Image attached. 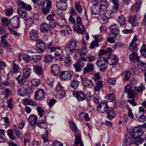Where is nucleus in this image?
<instances>
[{
  "mask_svg": "<svg viewBox=\"0 0 146 146\" xmlns=\"http://www.w3.org/2000/svg\"><path fill=\"white\" fill-rule=\"evenodd\" d=\"M108 62L107 58L102 57L98 59L96 63L98 67L101 71L104 72L106 70Z\"/></svg>",
  "mask_w": 146,
  "mask_h": 146,
  "instance_id": "obj_1",
  "label": "nucleus"
},
{
  "mask_svg": "<svg viewBox=\"0 0 146 146\" xmlns=\"http://www.w3.org/2000/svg\"><path fill=\"white\" fill-rule=\"evenodd\" d=\"M84 46L80 49L77 50L75 53V56L76 58H78L79 60L82 61L85 59V58L87 53V50L85 46V44H83Z\"/></svg>",
  "mask_w": 146,
  "mask_h": 146,
  "instance_id": "obj_2",
  "label": "nucleus"
},
{
  "mask_svg": "<svg viewBox=\"0 0 146 146\" xmlns=\"http://www.w3.org/2000/svg\"><path fill=\"white\" fill-rule=\"evenodd\" d=\"M109 108L107 103L102 102L98 106L97 110L99 113H106Z\"/></svg>",
  "mask_w": 146,
  "mask_h": 146,
  "instance_id": "obj_3",
  "label": "nucleus"
},
{
  "mask_svg": "<svg viewBox=\"0 0 146 146\" xmlns=\"http://www.w3.org/2000/svg\"><path fill=\"white\" fill-rule=\"evenodd\" d=\"M92 3L93 4L91 8L92 13L95 15H98L100 13L102 9L100 6L98 4L99 3V1H98V0H93L92 1Z\"/></svg>",
  "mask_w": 146,
  "mask_h": 146,
  "instance_id": "obj_4",
  "label": "nucleus"
},
{
  "mask_svg": "<svg viewBox=\"0 0 146 146\" xmlns=\"http://www.w3.org/2000/svg\"><path fill=\"white\" fill-rule=\"evenodd\" d=\"M77 42L75 40L72 39L70 42V43L66 45L65 50L68 51L70 53H72L76 48Z\"/></svg>",
  "mask_w": 146,
  "mask_h": 146,
  "instance_id": "obj_5",
  "label": "nucleus"
},
{
  "mask_svg": "<svg viewBox=\"0 0 146 146\" xmlns=\"http://www.w3.org/2000/svg\"><path fill=\"white\" fill-rule=\"evenodd\" d=\"M143 134V132L142 128L136 127L132 129L131 132L130 134L132 137L134 138L141 137Z\"/></svg>",
  "mask_w": 146,
  "mask_h": 146,
  "instance_id": "obj_6",
  "label": "nucleus"
},
{
  "mask_svg": "<svg viewBox=\"0 0 146 146\" xmlns=\"http://www.w3.org/2000/svg\"><path fill=\"white\" fill-rule=\"evenodd\" d=\"M80 78L82 81V84L85 86H87L89 88L92 87L94 85L93 81L87 78H85L84 76H80Z\"/></svg>",
  "mask_w": 146,
  "mask_h": 146,
  "instance_id": "obj_7",
  "label": "nucleus"
},
{
  "mask_svg": "<svg viewBox=\"0 0 146 146\" xmlns=\"http://www.w3.org/2000/svg\"><path fill=\"white\" fill-rule=\"evenodd\" d=\"M128 23L131 25L133 27L137 26L138 25V19L136 16L135 15H131L129 16L128 19Z\"/></svg>",
  "mask_w": 146,
  "mask_h": 146,
  "instance_id": "obj_8",
  "label": "nucleus"
},
{
  "mask_svg": "<svg viewBox=\"0 0 146 146\" xmlns=\"http://www.w3.org/2000/svg\"><path fill=\"white\" fill-rule=\"evenodd\" d=\"M72 77V75L69 71H63L60 74L59 78L61 80H70Z\"/></svg>",
  "mask_w": 146,
  "mask_h": 146,
  "instance_id": "obj_9",
  "label": "nucleus"
},
{
  "mask_svg": "<svg viewBox=\"0 0 146 146\" xmlns=\"http://www.w3.org/2000/svg\"><path fill=\"white\" fill-rule=\"evenodd\" d=\"M44 91L43 89H39L37 90L35 94V98L38 101L42 100L44 98Z\"/></svg>",
  "mask_w": 146,
  "mask_h": 146,
  "instance_id": "obj_10",
  "label": "nucleus"
},
{
  "mask_svg": "<svg viewBox=\"0 0 146 146\" xmlns=\"http://www.w3.org/2000/svg\"><path fill=\"white\" fill-rule=\"evenodd\" d=\"M73 95L79 102L83 101L86 98V95L82 91L75 92L73 93Z\"/></svg>",
  "mask_w": 146,
  "mask_h": 146,
  "instance_id": "obj_11",
  "label": "nucleus"
},
{
  "mask_svg": "<svg viewBox=\"0 0 146 146\" xmlns=\"http://www.w3.org/2000/svg\"><path fill=\"white\" fill-rule=\"evenodd\" d=\"M19 19V17H14L10 19V24L12 27L17 28L19 27L20 22Z\"/></svg>",
  "mask_w": 146,
  "mask_h": 146,
  "instance_id": "obj_12",
  "label": "nucleus"
},
{
  "mask_svg": "<svg viewBox=\"0 0 146 146\" xmlns=\"http://www.w3.org/2000/svg\"><path fill=\"white\" fill-rule=\"evenodd\" d=\"M110 34L116 36H120L119 26L116 24H114L110 26ZM112 36V35L111 36Z\"/></svg>",
  "mask_w": 146,
  "mask_h": 146,
  "instance_id": "obj_13",
  "label": "nucleus"
},
{
  "mask_svg": "<svg viewBox=\"0 0 146 146\" xmlns=\"http://www.w3.org/2000/svg\"><path fill=\"white\" fill-rule=\"evenodd\" d=\"M94 65L92 63H88L86 66L84 68L83 70V76H85L87 73L94 71Z\"/></svg>",
  "mask_w": 146,
  "mask_h": 146,
  "instance_id": "obj_14",
  "label": "nucleus"
},
{
  "mask_svg": "<svg viewBox=\"0 0 146 146\" xmlns=\"http://www.w3.org/2000/svg\"><path fill=\"white\" fill-rule=\"evenodd\" d=\"M33 70L34 72L38 75H41L43 74V70L41 63L33 66Z\"/></svg>",
  "mask_w": 146,
  "mask_h": 146,
  "instance_id": "obj_15",
  "label": "nucleus"
},
{
  "mask_svg": "<svg viewBox=\"0 0 146 146\" xmlns=\"http://www.w3.org/2000/svg\"><path fill=\"white\" fill-rule=\"evenodd\" d=\"M84 66V63L82 61L78 60L77 62L73 64L75 70L76 72H80L81 68Z\"/></svg>",
  "mask_w": 146,
  "mask_h": 146,
  "instance_id": "obj_16",
  "label": "nucleus"
},
{
  "mask_svg": "<svg viewBox=\"0 0 146 146\" xmlns=\"http://www.w3.org/2000/svg\"><path fill=\"white\" fill-rule=\"evenodd\" d=\"M37 46L38 50H40V52H43L46 48V46L45 43L41 39H39L37 41Z\"/></svg>",
  "mask_w": 146,
  "mask_h": 146,
  "instance_id": "obj_17",
  "label": "nucleus"
},
{
  "mask_svg": "<svg viewBox=\"0 0 146 146\" xmlns=\"http://www.w3.org/2000/svg\"><path fill=\"white\" fill-rule=\"evenodd\" d=\"M30 37L31 40L37 41L39 38L37 32L35 30H32L30 32Z\"/></svg>",
  "mask_w": 146,
  "mask_h": 146,
  "instance_id": "obj_18",
  "label": "nucleus"
},
{
  "mask_svg": "<svg viewBox=\"0 0 146 146\" xmlns=\"http://www.w3.org/2000/svg\"><path fill=\"white\" fill-rule=\"evenodd\" d=\"M110 34V37H108V41L110 43H113L115 42V39L117 40H119L121 38V36H116Z\"/></svg>",
  "mask_w": 146,
  "mask_h": 146,
  "instance_id": "obj_19",
  "label": "nucleus"
},
{
  "mask_svg": "<svg viewBox=\"0 0 146 146\" xmlns=\"http://www.w3.org/2000/svg\"><path fill=\"white\" fill-rule=\"evenodd\" d=\"M52 3L50 1H48L46 2V7L42 9V12L44 14L46 15L49 13V9L51 7Z\"/></svg>",
  "mask_w": 146,
  "mask_h": 146,
  "instance_id": "obj_20",
  "label": "nucleus"
},
{
  "mask_svg": "<svg viewBox=\"0 0 146 146\" xmlns=\"http://www.w3.org/2000/svg\"><path fill=\"white\" fill-rule=\"evenodd\" d=\"M103 83L102 81H98L95 85L94 86L93 90L95 92H99L103 86Z\"/></svg>",
  "mask_w": 146,
  "mask_h": 146,
  "instance_id": "obj_21",
  "label": "nucleus"
},
{
  "mask_svg": "<svg viewBox=\"0 0 146 146\" xmlns=\"http://www.w3.org/2000/svg\"><path fill=\"white\" fill-rule=\"evenodd\" d=\"M98 1H100V6L101 9L103 11L106 10L109 5L108 2L107 0H101Z\"/></svg>",
  "mask_w": 146,
  "mask_h": 146,
  "instance_id": "obj_22",
  "label": "nucleus"
},
{
  "mask_svg": "<svg viewBox=\"0 0 146 146\" xmlns=\"http://www.w3.org/2000/svg\"><path fill=\"white\" fill-rule=\"evenodd\" d=\"M19 8H22V10L25 9L26 10H31L32 9V7L30 5H27L24 2L21 1L18 3Z\"/></svg>",
  "mask_w": 146,
  "mask_h": 146,
  "instance_id": "obj_23",
  "label": "nucleus"
},
{
  "mask_svg": "<svg viewBox=\"0 0 146 146\" xmlns=\"http://www.w3.org/2000/svg\"><path fill=\"white\" fill-rule=\"evenodd\" d=\"M51 68V73L52 75L55 76L58 74L59 72V67L58 65H53Z\"/></svg>",
  "mask_w": 146,
  "mask_h": 146,
  "instance_id": "obj_24",
  "label": "nucleus"
},
{
  "mask_svg": "<svg viewBox=\"0 0 146 146\" xmlns=\"http://www.w3.org/2000/svg\"><path fill=\"white\" fill-rule=\"evenodd\" d=\"M56 6L61 10H65L67 9V5L66 2L59 1L57 3Z\"/></svg>",
  "mask_w": 146,
  "mask_h": 146,
  "instance_id": "obj_25",
  "label": "nucleus"
},
{
  "mask_svg": "<svg viewBox=\"0 0 146 146\" xmlns=\"http://www.w3.org/2000/svg\"><path fill=\"white\" fill-rule=\"evenodd\" d=\"M117 21V23L120 26L125 25L126 23L125 19L123 15H120L118 17Z\"/></svg>",
  "mask_w": 146,
  "mask_h": 146,
  "instance_id": "obj_26",
  "label": "nucleus"
},
{
  "mask_svg": "<svg viewBox=\"0 0 146 146\" xmlns=\"http://www.w3.org/2000/svg\"><path fill=\"white\" fill-rule=\"evenodd\" d=\"M106 113H107V117L108 119L111 120L114 118L115 116V113L113 109L110 108L109 110Z\"/></svg>",
  "mask_w": 146,
  "mask_h": 146,
  "instance_id": "obj_27",
  "label": "nucleus"
},
{
  "mask_svg": "<svg viewBox=\"0 0 146 146\" xmlns=\"http://www.w3.org/2000/svg\"><path fill=\"white\" fill-rule=\"evenodd\" d=\"M17 13L19 15L20 17L21 18L27 17L28 15L27 11L24 10H22V8H19L17 10Z\"/></svg>",
  "mask_w": 146,
  "mask_h": 146,
  "instance_id": "obj_28",
  "label": "nucleus"
},
{
  "mask_svg": "<svg viewBox=\"0 0 146 146\" xmlns=\"http://www.w3.org/2000/svg\"><path fill=\"white\" fill-rule=\"evenodd\" d=\"M29 120L30 125L33 126L35 125L36 123L37 117L34 115H31L29 117Z\"/></svg>",
  "mask_w": 146,
  "mask_h": 146,
  "instance_id": "obj_29",
  "label": "nucleus"
},
{
  "mask_svg": "<svg viewBox=\"0 0 146 146\" xmlns=\"http://www.w3.org/2000/svg\"><path fill=\"white\" fill-rule=\"evenodd\" d=\"M108 63L110 65H113L118 63V58L116 57L113 58L110 57L108 58Z\"/></svg>",
  "mask_w": 146,
  "mask_h": 146,
  "instance_id": "obj_30",
  "label": "nucleus"
},
{
  "mask_svg": "<svg viewBox=\"0 0 146 146\" xmlns=\"http://www.w3.org/2000/svg\"><path fill=\"white\" fill-rule=\"evenodd\" d=\"M27 78L23 75H19L17 79L19 84L20 85H23L27 81Z\"/></svg>",
  "mask_w": 146,
  "mask_h": 146,
  "instance_id": "obj_31",
  "label": "nucleus"
},
{
  "mask_svg": "<svg viewBox=\"0 0 146 146\" xmlns=\"http://www.w3.org/2000/svg\"><path fill=\"white\" fill-rule=\"evenodd\" d=\"M50 26L46 23H42L40 25V29L42 32H47L48 31Z\"/></svg>",
  "mask_w": 146,
  "mask_h": 146,
  "instance_id": "obj_32",
  "label": "nucleus"
},
{
  "mask_svg": "<svg viewBox=\"0 0 146 146\" xmlns=\"http://www.w3.org/2000/svg\"><path fill=\"white\" fill-rule=\"evenodd\" d=\"M129 59L131 61H133L134 60L139 61V56L136 52H133L132 53L129 55Z\"/></svg>",
  "mask_w": 146,
  "mask_h": 146,
  "instance_id": "obj_33",
  "label": "nucleus"
},
{
  "mask_svg": "<svg viewBox=\"0 0 146 146\" xmlns=\"http://www.w3.org/2000/svg\"><path fill=\"white\" fill-rule=\"evenodd\" d=\"M23 75L28 78L31 73V69L29 68H25L23 70Z\"/></svg>",
  "mask_w": 146,
  "mask_h": 146,
  "instance_id": "obj_34",
  "label": "nucleus"
},
{
  "mask_svg": "<svg viewBox=\"0 0 146 146\" xmlns=\"http://www.w3.org/2000/svg\"><path fill=\"white\" fill-rule=\"evenodd\" d=\"M1 24L3 26L6 27L10 24V20L7 17H3L1 19Z\"/></svg>",
  "mask_w": 146,
  "mask_h": 146,
  "instance_id": "obj_35",
  "label": "nucleus"
},
{
  "mask_svg": "<svg viewBox=\"0 0 146 146\" xmlns=\"http://www.w3.org/2000/svg\"><path fill=\"white\" fill-rule=\"evenodd\" d=\"M80 84V82L77 80H74L71 81L70 86L71 87L74 89H76L78 87Z\"/></svg>",
  "mask_w": 146,
  "mask_h": 146,
  "instance_id": "obj_36",
  "label": "nucleus"
},
{
  "mask_svg": "<svg viewBox=\"0 0 146 146\" xmlns=\"http://www.w3.org/2000/svg\"><path fill=\"white\" fill-rule=\"evenodd\" d=\"M130 77V72L129 71L124 72L122 74V78L124 81L128 80Z\"/></svg>",
  "mask_w": 146,
  "mask_h": 146,
  "instance_id": "obj_37",
  "label": "nucleus"
},
{
  "mask_svg": "<svg viewBox=\"0 0 146 146\" xmlns=\"http://www.w3.org/2000/svg\"><path fill=\"white\" fill-rule=\"evenodd\" d=\"M116 12H115V10L113 9L112 10L107 11L105 13V17L107 19L112 18L113 17V14Z\"/></svg>",
  "mask_w": 146,
  "mask_h": 146,
  "instance_id": "obj_38",
  "label": "nucleus"
},
{
  "mask_svg": "<svg viewBox=\"0 0 146 146\" xmlns=\"http://www.w3.org/2000/svg\"><path fill=\"white\" fill-rule=\"evenodd\" d=\"M12 65L13 72L15 73H18L19 72V71L20 70V68L19 65L14 62V61H13L12 63Z\"/></svg>",
  "mask_w": 146,
  "mask_h": 146,
  "instance_id": "obj_39",
  "label": "nucleus"
},
{
  "mask_svg": "<svg viewBox=\"0 0 146 146\" xmlns=\"http://www.w3.org/2000/svg\"><path fill=\"white\" fill-rule=\"evenodd\" d=\"M141 2L140 0H138L136 3L133 5L131 7V10L133 11H137L140 7Z\"/></svg>",
  "mask_w": 146,
  "mask_h": 146,
  "instance_id": "obj_40",
  "label": "nucleus"
},
{
  "mask_svg": "<svg viewBox=\"0 0 146 146\" xmlns=\"http://www.w3.org/2000/svg\"><path fill=\"white\" fill-rule=\"evenodd\" d=\"M55 91L56 92V96L59 98H61L65 96V92L64 90L59 89L56 90Z\"/></svg>",
  "mask_w": 146,
  "mask_h": 146,
  "instance_id": "obj_41",
  "label": "nucleus"
},
{
  "mask_svg": "<svg viewBox=\"0 0 146 146\" xmlns=\"http://www.w3.org/2000/svg\"><path fill=\"white\" fill-rule=\"evenodd\" d=\"M71 60L70 59V54H67L64 58V65L66 66H69L71 64Z\"/></svg>",
  "mask_w": 146,
  "mask_h": 146,
  "instance_id": "obj_42",
  "label": "nucleus"
},
{
  "mask_svg": "<svg viewBox=\"0 0 146 146\" xmlns=\"http://www.w3.org/2000/svg\"><path fill=\"white\" fill-rule=\"evenodd\" d=\"M129 50L131 51L136 50L138 48L136 43L131 42L129 45Z\"/></svg>",
  "mask_w": 146,
  "mask_h": 146,
  "instance_id": "obj_43",
  "label": "nucleus"
},
{
  "mask_svg": "<svg viewBox=\"0 0 146 146\" xmlns=\"http://www.w3.org/2000/svg\"><path fill=\"white\" fill-rule=\"evenodd\" d=\"M53 60V57L50 55H45L44 57V61L47 63L52 62Z\"/></svg>",
  "mask_w": 146,
  "mask_h": 146,
  "instance_id": "obj_44",
  "label": "nucleus"
},
{
  "mask_svg": "<svg viewBox=\"0 0 146 146\" xmlns=\"http://www.w3.org/2000/svg\"><path fill=\"white\" fill-rule=\"evenodd\" d=\"M32 88L30 89H23V96H27V97H29L31 93L33 92L32 90Z\"/></svg>",
  "mask_w": 146,
  "mask_h": 146,
  "instance_id": "obj_45",
  "label": "nucleus"
},
{
  "mask_svg": "<svg viewBox=\"0 0 146 146\" xmlns=\"http://www.w3.org/2000/svg\"><path fill=\"white\" fill-rule=\"evenodd\" d=\"M57 23V25L60 27H64L66 24V20L64 18H60Z\"/></svg>",
  "mask_w": 146,
  "mask_h": 146,
  "instance_id": "obj_46",
  "label": "nucleus"
},
{
  "mask_svg": "<svg viewBox=\"0 0 146 146\" xmlns=\"http://www.w3.org/2000/svg\"><path fill=\"white\" fill-rule=\"evenodd\" d=\"M75 7L77 12L79 14L82 13L83 9L79 2H77L75 4Z\"/></svg>",
  "mask_w": 146,
  "mask_h": 146,
  "instance_id": "obj_47",
  "label": "nucleus"
},
{
  "mask_svg": "<svg viewBox=\"0 0 146 146\" xmlns=\"http://www.w3.org/2000/svg\"><path fill=\"white\" fill-rule=\"evenodd\" d=\"M12 129H8L7 130V135L10 139L12 140H16V137L14 135Z\"/></svg>",
  "mask_w": 146,
  "mask_h": 146,
  "instance_id": "obj_48",
  "label": "nucleus"
},
{
  "mask_svg": "<svg viewBox=\"0 0 146 146\" xmlns=\"http://www.w3.org/2000/svg\"><path fill=\"white\" fill-rule=\"evenodd\" d=\"M85 59L84 60V61L88 62H91L95 60V57L93 56L90 55H86L85 58Z\"/></svg>",
  "mask_w": 146,
  "mask_h": 146,
  "instance_id": "obj_49",
  "label": "nucleus"
},
{
  "mask_svg": "<svg viewBox=\"0 0 146 146\" xmlns=\"http://www.w3.org/2000/svg\"><path fill=\"white\" fill-rule=\"evenodd\" d=\"M81 139L80 137L78 135H76L75 137V140L74 142V144L77 146L79 143L80 144V146H84L83 143L81 141Z\"/></svg>",
  "mask_w": 146,
  "mask_h": 146,
  "instance_id": "obj_50",
  "label": "nucleus"
},
{
  "mask_svg": "<svg viewBox=\"0 0 146 146\" xmlns=\"http://www.w3.org/2000/svg\"><path fill=\"white\" fill-rule=\"evenodd\" d=\"M132 141L137 144V145H139L142 143L144 141V139L140 138V137H137L133 138Z\"/></svg>",
  "mask_w": 146,
  "mask_h": 146,
  "instance_id": "obj_51",
  "label": "nucleus"
},
{
  "mask_svg": "<svg viewBox=\"0 0 146 146\" xmlns=\"http://www.w3.org/2000/svg\"><path fill=\"white\" fill-rule=\"evenodd\" d=\"M110 2L113 4V9L115 10V12H116L119 7L118 2L117 0H110Z\"/></svg>",
  "mask_w": 146,
  "mask_h": 146,
  "instance_id": "obj_52",
  "label": "nucleus"
},
{
  "mask_svg": "<svg viewBox=\"0 0 146 146\" xmlns=\"http://www.w3.org/2000/svg\"><path fill=\"white\" fill-rule=\"evenodd\" d=\"M138 66L139 68L142 71L146 70V64L143 61H141L139 62Z\"/></svg>",
  "mask_w": 146,
  "mask_h": 146,
  "instance_id": "obj_53",
  "label": "nucleus"
},
{
  "mask_svg": "<svg viewBox=\"0 0 146 146\" xmlns=\"http://www.w3.org/2000/svg\"><path fill=\"white\" fill-rule=\"evenodd\" d=\"M140 52L141 55L146 58V45L144 44L142 46Z\"/></svg>",
  "mask_w": 146,
  "mask_h": 146,
  "instance_id": "obj_54",
  "label": "nucleus"
},
{
  "mask_svg": "<svg viewBox=\"0 0 146 146\" xmlns=\"http://www.w3.org/2000/svg\"><path fill=\"white\" fill-rule=\"evenodd\" d=\"M145 89L144 86L143 85L134 87V90L136 93L141 92L143 90H144Z\"/></svg>",
  "mask_w": 146,
  "mask_h": 146,
  "instance_id": "obj_55",
  "label": "nucleus"
},
{
  "mask_svg": "<svg viewBox=\"0 0 146 146\" xmlns=\"http://www.w3.org/2000/svg\"><path fill=\"white\" fill-rule=\"evenodd\" d=\"M126 107L127 110L128 116L131 119L134 118V116L132 111V109H131L128 104L126 105Z\"/></svg>",
  "mask_w": 146,
  "mask_h": 146,
  "instance_id": "obj_56",
  "label": "nucleus"
},
{
  "mask_svg": "<svg viewBox=\"0 0 146 146\" xmlns=\"http://www.w3.org/2000/svg\"><path fill=\"white\" fill-rule=\"evenodd\" d=\"M135 116L137 119L139 121L142 122H144L146 118V117L143 114L140 115L139 116L137 115H136Z\"/></svg>",
  "mask_w": 146,
  "mask_h": 146,
  "instance_id": "obj_57",
  "label": "nucleus"
},
{
  "mask_svg": "<svg viewBox=\"0 0 146 146\" xmlns=\"http://www.w3.org/2000/svg\"><path fill=\"white\" fill-rule=\"evenodd\" d=\"M22 58L24 60L28 61H29L30 60H35V57L29 56V55L26 54H24L23 55Z\"/></svg>",
  "mask_w": 146,
  "mask_h": 146,
  "instance_id": "obj_58",
  "label": "nucleus"
},
{
  "mask_svg": "<svg viewBox=\"0 0 146 146\" xmlns=\"http://www.w3.org/2000/svg\"><path fill=\"white\" fill-rule=\"evenodd\" d=\"M36 125L38 127L44 129H46L47 127V125L46 122L42 123L38 122L36 123Z\"/></svg>",
  "mask_w": 146,
  "mask_h": 146,
  "instance_id": "obj_59",
  "label": "nucleus"
},
{
  "mask_svg": "<svg viewBox=\"0 0 146 146\" xmlns=\"http://www.w3.org/2000/svg\"><path fill=\"white\" fill-rule=\"evenodd\" d=\"M78 27L77 29V30L78 33L81 34H83L84 32H85V29L84 25Z\"/></svg>",
  "mask_w": 146,
  "mask_h": 146,
  "instance_id": "obj_60",
  "label": "nucleus"
},
{
  "mask_svg": "<svg viewBox=\"0 0 146 146\" xmlns=\"http://www.w3.org/2000/svg\"><path fill=\"white\" fill-rule=\"evenodd\" d=\"M108 101L109 102L113 101L115 100V95L114 94L112 93L108 94Z\"/></svg>",
  "mask_w": 146,
  "mask_h": 146,
  "instance_id": "obj_61",
  "label": "nucleus"
},
{
  "mask_svg": "<svg viewBox=\"0 0 146 146\" xmlns=\"http://www.w3.org/2000/svg\"><path fill=\"white\" fill-rule=\"evenodd\" d=\"M99 46L98 43L94 40L92 41L91 43L90 48H91L93 49L95 47H97Z\"/></svg>",
  "mask_w": 146,
  "mask_h": 146,
  "instance_id": "obj_62",
  "label": "nucleus"
},
{
  "mask_svg": "<svg viewBox=\"0 0 146 146\" xmlns=\"http://www.w3.org/2000/svg\"><path fill=\"white\" fill-rule=\"evenodd\" d=\"M34 23V21L32 18H29V19H26V25L28 26H31Z\"/></svg>",
  "mask_w": 146,
  "mask_h": 146,
  "instance_id": "obj_63",
  "label": "nucleus"
},
{
  "mask_svg": "<svg viewBox=\"0 0 146 146\" xmlns=\"http://www.w3.org/2000/svg\"><path fill=\"white\" fill-rule=\"evenodd\" d=\"M14 131L16 135L18 137L21 138L23 137V134L21 133V131L19 129H14Z\"/></svg>",
  "mask_w": 146,
  "mask_h": 146,
  "instance_id": "obj_64",
  "label": "nucleus"
}]
</instances>
